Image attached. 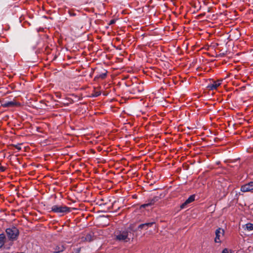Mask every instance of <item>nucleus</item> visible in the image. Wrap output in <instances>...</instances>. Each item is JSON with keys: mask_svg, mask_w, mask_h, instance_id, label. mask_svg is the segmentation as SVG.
<instances>
[{"mask_svg": "<svg viewBox=\"0 0 253 253\" xmlns=\"http://www.w3.org/2000/svg\"><path fill=\"white\" fill-rule=\"evenodd\" d=\"M134 231L132 227L129 226L127 228L117 230L114 233V239L115 241L127 243L133 241Z\"/></svg>", "mask_w": 253, "mask_h": 253, "instance_id": "nucleus-1", "label": "nucleus"}, {"mask_svg": "<svg viewBox=\"0 0 253 253\" xmlns=\"http://www.w3.org/2000/svg\"><path fill=\"white\" fill-rule=\"evenodd\" d=\"M5 232L9 240L12 241L16 240L19 234V230L14 226L7 228Z\"/></svg>", "mask_w": 253, "mask_h": 253, "instance_id": "nucleus-2", "label": "nucleus"}, {"mask_svg": "<svg viewBox=\"0 0 253 253\" xmlns=\"http://www.w3.org/2000/svg\"><path fill=\"white\" fill-rule=\"evenodd\" d=\"M70 208L66 206L54 205L51 208V211L57 213H65L70 211Z\"/></svg>", "mask_w": 253, "mask_h": 253, "instance_id": "nucleus-3", "label": "nucleus"}, {"mask_svg": "<svg viewBox=\"0 0 253 253\" xmlns=\"http://www.w3.org/2000/svg\"><path fill=\"white\" fill-rule=\"evenodd\" d=\"M215 237L214 241L215 243H220L221 242V239L224 236V231L223 229L218 228L215 232Z\"/></svg>", "mask_w": 253, "mask_h": 253, "instance_id": "nucleus-4", "label": "nucleus"}, {"mask_svg": "<svg viewBox=\"0 0 253 253\" xmlns=\"http://www.w3.org/2000/svg\"><path fill=\"white\" fill-rule=\"evenodd\" d=\"M252 190H253V181L244 184L241 187V191L243 192H250Z\"/></svg>", "mask_w": 253, "mask_h": 253, "instance_id": "nucleus-5", "label": "nucleus"}, {"mask_svg": "<svg viewBox=\"0 0 253 253\" xmlns=\"http://www.w3.org/2000/svg\"><path fill=\"white\" fill-rule=\"evenodd\" d=\"M195 195H191L181 206V209H184L186 205L191 203L195 200Z\"/></svg>", "mask_w": 253, "mask_h": 253, "instance_id": "nucleus-6", "label": "nucleus"}, {"mask_svg": "<svg viewBox=\"0 0 253 253\" xmlns=\"http://www.w3.org/2000/svg\"><path fill=\"white\" fill-rule=\"evenodd\" d=\"M155 223L154 222H147L143 224H140L138 227V229H142V228H145V229H147L149 227H151L153 224Z\"/></svg>", "mask_w": 253, "mask_h": 253, "instance_id": "nucleus-7", "label": "nucleus"}, {"mask_svg": "<svg viewBox=\"0 0 253 253\" xmlns=\"http://www.w3.org/2000/svg\"><path fill=\"white\" fill-rule=\"evenodd\" d=\"M159 200V197H158V196L154 197L153 199L150 200L148 203L143 205L142 207H148V206L154 205Z\"/></svg>", "mask_w": 253, "mask_h": 253, "instance_id": "nucleus-8", "label": "nucleus"}, {"mask_svg": "<svg viewBox=\"0 0 253 253\" xmlns=\"http://www.w3.org/2000/svg\"><path fill=\"white\" fill-rule=\"evenodd\" d=\"M6 241V237L4 234H0V248H1L4 244Z\"/></svg>", "mask_w": 253, "mask_h": 253, "instance_id": "nucleus-9", "label": "nucleus"}, {"mask_svg": "<svg viewBox=\"0 0 253 253\" xmlns=\"http://www.w3.org/2000/svg\"><path fill=\"white\" fill-rule=\"evenodd\" d=\"M65 250V247L63 245H59L55 247V252L58 253L63 252Z\"/></svg>", "mask_w": 253, "mask_h": 253, "instance_id": "nucleus-10", "label": "nucleus"}, {"mask_svg": "<svg viewBox=\"0 0 253 253\" xmlns=\"http://www.w3.org/2000/svg\"><path fill=\"white\" fill-rule=\"evenodd\" d=\"M245 230H247L249 231H251L253 230V224L251 223H247L244 225Z\"/></svg>", "mask_w": 253, "mask_h": 253, "instance_id": "nucleus-11", "label": "nucleus"}, {"mask_svg": "<svg viewBox=\"0 0 253 253\" xmlns=\"http://www.w3.org/2000/svg\"><path fill=\"white\" fill-rule=\"evenodd\" d=\"M107 72L106 71L104 73H101L100 74H98L96 76V77H95V79H104L106 78V77L107 76Z\"/></svg>", "mask_w": 253, "mask_h": 253, "instance_id": "nucleus-12", "label": "nucleus"}, {"mask_svg": "<svg viewBox=\"0 0 253 253\" xmlns=\"http://www.w3.org/2000/svg\"><path fill=\"white\" fill-rule=\"evenodd\" d=\"M17 103L13 101H8L6 103H5L3 106L6 107H13L15 106Z\"/></svg>", "mask_w": 253, "mask_h": 253, "instance_id": "nucleus-13", "label": "nucleus"}, {"mask_svg": "<svg viewBox=\"0 0 253 253\" xmlns=\"http://www.w3.org/2000/svg\"><path fill=\"white\" fill-rule=\"evenodd\" d=\"M221 80H218L216 81H214L212 84L214 85V87L216 89V88L219 86L221 84Z\"/></svg>", "mask_w": 253, "mask_h": 253, "instance_id": "nucleus-14", "label": "nucleus"}, {"mask_svg": "<svg viewBox=\"0 0 253 253\" xmlns=\"http://www.w3.org/2000/svg\"><path fill=\"white\" fill-rule=\"evenodd\" d=\"M207 88L209 90H214L216 89L215 87H214V85L212 84V83L209 84L207 86Z\"/></svg>", "mask_w": 253, "mask_h": 253, "instance_id": "nucleus-15", "label": "nucleus"}, {"mask_svg": "<svg viewBox=\"0 0 253 253\" xmlns=\"http://www.w3.org/2000/svg\"><path fill=\"white\" fill-rule=\"evenodd\" d=\"M222 253H232V251L231 250H229L227 248L223 249Z\"/></svg>", "mask_w": 253, "mask_h": 253, "instance_id": "nucleus-16", "label": "nucleus"}, {"mask_svg": "<svg viewBox=\"0 0 253 253\" xmlns=\"http://www.w3.org/2000/svg\"><path fill=\"white\" fill-rule=\"evenodd\" d=\"M116 22V20L112 19L109 22V25H112L114 24Z\"/></svg>", "mask_w": 253, "mask_h": 253, "instance_id": "nucleus-17", "label": "nucleus"}, {"mask_svg": "<svg viewBox=\"0 0 253 253\" xmlns=\"http://www.w3.org/2000/svg\"><path fill=\"white\" fill-rule=\"evenodd\" d=\"M5 170V168L3 167H0V171H4Z\"/></svg>", "mask_w": 253, "mask_h": 253, "instance_id": "nucleus-18", "label": "nucleus"}, {"mask_svg": "<svg viewBox=\"0 0 253 253\" xmlns=\"http://www.w3.org/2000/svg\"><path fill=\"white\" fill-rule=\"evenodd\" d=\"M69 14L71 16H75L76 14L75 13L69 12Z\"/></svg>", "mask_w": 253, "mask_h": 253, "instance_id": "nucleus-19", "label": "nucleus"}, {"mask_svg": "<svg viewBox=\"0 0 253 253\" xmlns=\"http://www.w3.org/2000/svg\"><path fill=\"white\" fill-rule=\"evenodd\" d=\"M99 95H100V92H96L94 96L97 97V96H99Z\"/></svg>", "mask_w": 253, "mask_h": 253, "instance_id": "nucleus-20", "label": "nucleus"}, {"mask_svg": "<svg viewBox=\"0 0 253 253\" xmlns=\"http://www.w3.org/2000/svg\"><path fill=\"white\" fill-rule=\"evenodd\" d=\"M16 149H17L19 150L21 149V147L19 146H16Z\"/></svg>", "mask_w": 253, "mask_h": 253, "instance_id": "nucleus-21", "label": "nucleus"}]
</instances>
